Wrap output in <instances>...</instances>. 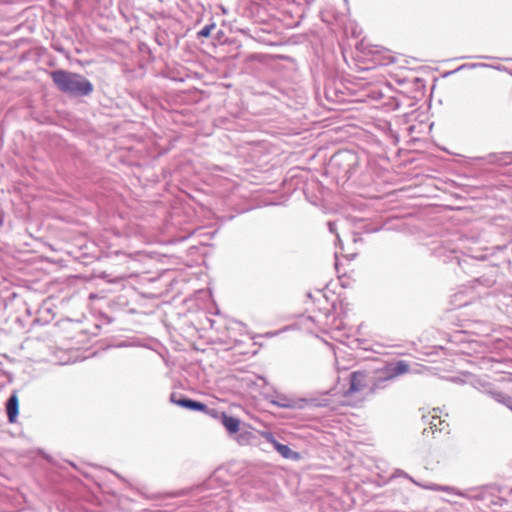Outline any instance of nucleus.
Masks as SVG:
<instances>
[{
    "instance_id": "nucleus-1",
    "label": "nucleus",
    "mask_w": 512,
    "mask_h": 512,
    "mask_svg": "<svg viewBox=\"0 0 512 512\" xmlns=\"http://www.w3.org/2000/svg\"><path fill=\"white\" fill-rule=\"evenodd\" d=\"M409 371V364L399 360L395 363H388L376 373H371V386L373 394L386 387V383Z\"/></svg>"
},
{
    "instance_id": "nucleus-2",
    "label": "nucleus",
    "mask_w": 512,
    "mask_h": 512,
    "mask_svg": "<svg viewBox=\"0 0 512 512\" xmlns=\"http://www.w3.org/2000/svg\"><path fill=\"white\" fill-rule=\"evenodd\" d=\"M358 394L366 397L373 394L371 386V373L367 371H355L350 374V386L345 392L346 396Z\"/></svg>"
},
{
    "instance_id": "nucleus-3",
    "label": "nucleus",
    "mask_w": 512,
    "mask_h": 512,
    "mask_svg": "<svg viewBox=\"0 0 512 512\" xmlns=\"http://www.w3.org/2000/svg\"><path fill=\"white\" fill-rule=\"evenodd\" d=\"M92 90L93 86L86 78L80 75L66 73V92L74 96H86L90 94Z\"/></svg>"
},
{
    "instance_id": "nucleus-4",
    "label": "nucleus",
    "mask_w": 512,
    "mask_h": 512,
    "mask_svg": "<svg viewBox=\"0 0 512 512\" xmlns=\"http://www.w3.org/2000/svg\"><path fill=\"white\" fill-rule=\"evenodd\" d=\"M170 401L180 407L193 411L206 412L208 410L207 405H205L204 403L184 397L178 398L176 393H172L170 395Z\"/></svg>"
},
{
    "instance_id": "nucleus-5",
    "label": "nucleus",
    "mask_w": 512,
    "mask_h": 512,
    "mask_svg": "<svg viewBox=\"0 0 512 512\" xmlns=\"http://www.w3.org/2000/svg\"><path fill=\"white\" fill-rule=\"evenodd\" d=\"M269 440L273 445L274 449L285 459L299 460L300 454L292 450L288 445L278 442L273 436L270 435Z\"/></svg>"
},
{
    "instance_id": "nucleus-6",
    "label": "nucleus",
    "mask_w": 512,
    "mask_h": 512,
    "mask_svg": "<svg viewBox=\"0 0 512 512\" xmlns=\"http://www.w3.org/2000/svg\"><path fill=\"white\" fill-rule=\"evenodd\" d=\"M480 159L484 160L488 164H498L501 166H506L512 164V153H490L485 157H481Z\"/></svg>"
},
{
    "instance_id": "nucleus-7",
    "label": "nucleus",
    "mask_w": 512,
    "mask_h": 512,
    "mask_svg": "<svg viewBox=\"0 0 512 512\" xmlns=\"http://www.w3.org/2000/svg\"><path fill=\"white\" fill-rule=\"evenodd\" d=\"M6 411L10 423H14L19 413L18 396L13 393L7 400Z\"/></svg>"
},
{
    "instance_id": "nucleus-8",
    "label": "nucleus",
    "mask_w": 512,
    "mask_h": 512,
    "mask_svg": "<svg viewBox=\"0 0 512 512\" xmlns=\"http://www.w3.org/2000/svg\"><path fill=\"white\" fill-rule=\"evenodd\" d=\"M222 424L229 433H237L240 427V420L234 416L222 414Z\"/></svg>"
},
{
    "instance_id": "nucleus-9",
    "label": "nucleus",
    "mask_w": 512,
    "mask_h": 512,
    "mask_svg": "<svg viewBox=\"0 0 512 512\" xmlns=\"http://www.w3.org/2000/svg\"><path fill=\"white\" fill-rule=\"evenodd\" d=\"M52 78L55 84L61 91H64V71L58 70L52 73Z\"/></svg>"
},
{
    "instance_id": "nucleus-10",
    "label": "nucleus",
    "mask_w": 512,
    "mask_h": 512,
    "mask_svg": "<svg viewBox=\"0 0 512 512\" xmlns=\"http://www.w3.org/2000/svg\"><path fill=\"white\" fill-rule=\"evenodd\" d=\"M432 418L433 420L430 422L429 430H431L432 434H434L436 431L441 432L443 430V427H441V425L444 422L441 421L437 416H433Z\"/></svg>"
},
{
    "instance_id": "nucleus-11",
    "label": "nucleus",
    "mask_w": 512,
    "mask_h": 512,
    "mask_svg": "<svg viewBox=\"0 0 512 512\" xmlns=\"http://www.w3.org/2000/svg\"><path fill=\"white\" fill-rule=\"evenodd\" d=\"M490 394L495 401H497L503 405H504V403H506V401L511 402V397L503 394L502 392H490Z\"/></svg>"
},
{
    "instance_id": "nucleus-12",
    "label": "nucleus",
    "mask_w": 512,
    "mask_h": 512,
    "mask_svg": "<svg viewBox=\"0 0 512 512\" xmlns=\"http://www.w3.org/2000/svg\"><path fill=\"white\" fill-rule=\"evenodd\" d=\"M215 23H211L208 25H205L200 31H198L197 35L199 38L202 37H209L211 34V31L215 28Z\"/></svg>"
},
{
    "instance_id": "nucleus-13",
    "label": "nucleus",
    "mask_w": 512,
    "mask_h": 512,
    "mask_svg": "<svg viewBox=\"0 0 512 512\" xmlns=\"http://www.w3.org/2000/svg\"><path fill=\"white\" fill-rule=\"evenodd\" d=\"M432 489L439 490V491H445V492H451L453 490V488H451L449 486H438V485H435Z\"/></svg>"
},
{
    "instance_id": "nucleus-14",
    "label": "nucleus",
    "mask_w": 512,
    "mask_h": 512,
    "mask_svg": "<svg viewBox=\"0 0 512 512\" xmlns=\"http://www.w3.org/2000/svg\"><path fill=\"white\" fill-rule=\"evenodd\" d=\"M398 473H399V475H402V476H404V477L408 478L410 481H412L413 483H415V484H416V482L414 481V479H413L412 477H410L408 474H406L404 471H399Z\"/></svg>"
},
{
    "instance_id": "nucleus-15",
    "label": "nucleus",
    "mask_w": 512,
    "mask_h": 512,
    "mask_svg": "<svg viewBox=\"0 0 512 512\" xmlns=\"http://www.w3.org/2000/svg\"><path fill=\"white\" fill-rule=\"evenodd\" d=\"M275 404H277V405H278V406H280V407H284V408H286V407H290V406H291V404H289V403H284V402H275Z\"/></svg>"
},
{
    "instance_id": "nucleus-16",
    "label": "nucleus",
    "mask_w": 512,
    "mask_h": 512,
    "mask_svg": "<svg viewBox=\"0 0 512 512\" xmlns=\"http://www.w3.org/2000/svg\"><path fill=\"white\" fill-rule=\"evenodd\" d=\"M328 227H329L330 232H332V233H333V232H334V230H335V225H334V223L329 222V223H328Z\"/></svg>"
},
{
    "instance_id": "nucleus-17",
    "label": "nucleus",
    "mask_w": 512,
    "mask_h": 512,
    "mask_svg": "<svg viewBox=\"0 0 512 512\" xmlns=\"http://www.w3.org/2000/svg\"><path fill=\"white\" fill-rule=\"evenodd\" d=\"M504 405H505L506 407H508V408L512 411V399H511V402H507V401H506V403H504Z\"/></svg>"
},
{
    "instance_id": "nucleus-18",
    "label": "nucleus",
    "mask_w": 512,
    "mask_h": 512,
    "mask_svg": "<svg viewBox=\"0 0 512 512\" xmlns=\"http://www.w3.org/2000/svg\"><path fill=\"white\" fill-rule=\"evenodd\" d=\"M471 66H472V67H478V66H485V65H484V64L477 63V64H472Z\"/></svg>"
},
{
    "instance_id": "nucleus-19",
    "label": "nucleus",
    "mask_w": 512,
    "mask_h": 512,
    "mask_svg": "<svg viewBox=\"0 0 512 512\" xmlns=\"http://www.w3.org/2000/svg\"><path fill=\"white\" fill-rule=\"evenodd\" d=\"M479 58H482V59H489L490 57H487V56H480Z\"/></svg>"
}]
</instances>
